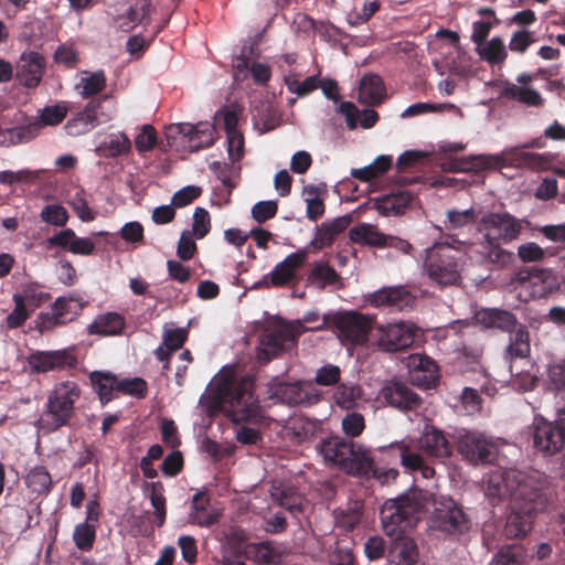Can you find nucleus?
Listing matches in <instances>:
<instances>
[{
    "instance_id": "nucleus-1",
    "label": "nucleus",
    "mask_w": 565,
    "mask_h": 565,
    "mask_svg": "<svg viewBox=\"0 0 565 565\" xmlns=\"http://www.w3.org/2000/svg\"><path fill=\"white\" fill-rule=\"evenodd\" d=\"M428 501V493L413 491L397 499L387 500L382 505V527L385 534L393 539L388 551L391 565H415L417 563V545L405 533L419 520Z\"/></svg>"
},
{
    "instance_id": "nucleus-2",
    "label": "nucleus",
    "mask_w": 565,
    "mask_h": 565,
    "mask_svg": "<svg viewBox=\"0 0 565 565\" xmlns=\"http://www.w3.org/2000/svg\"><path fill=\"white\" fill-rule=\"evenodd\" d=\"M524 220L518 218L508 212H489L482 215L480 224L483 231L481 239L470 242L467 256L477 263L492 266L495 269H504L514 262V254L502 247L521 235Z\"/></svg>"
},
{
    "instance_id": "nucleus-3",
    "label": "nucleus",
    "mask_w": 565,
    "mask_h": 565,
    "mask_svg": "<svg viewBox=\"0 0 565 565\" xmlns=\"http://www.w3.org/2000/svg\"><path fill=\"white\" fill-rule=\"evenodd\" d=\"M211 394L215 405L233 422L260 420L262 412L254 396V382L250 377L246 376L239 381L220 379Z\"/></svg>"
},
{
    "instance_id": "nucleus-4",
    "label": "nucleus",
    "mask_w": 565,
    "mask_h": 565,
    "mask_svg": "<svg viewBox=\"0 0 565 565\" xmlns=\"http://www.w3.org/2000/svg\"><path fill=\"white\" fill-rule=\"evenodd\" d=\"M469 243L466 242H443L425 250L423 269L431 284L448 287L460 284L463 263L455 250H463L467 255Z\"/></svg>"
},
{
    "instance_id": "nucleus-5",
    "label": "nucleus",
    "mask_w": 565,
    "mask_h": 565,
    "mask_svg": "<svg viewBox=\"0 0 565 565\" xmlns=\"http://www.w3.org/2000/svg\"><path fill=\"white\" fill-rule=\"evenodd\" d=\"M319 451L326 461L351 475H366L372 468L369 449L339 436L324 439Z\"/></svg>"
},
{
    "instance_id": "nucleus-6",
    "label": "nucleus",
    "mask_w": 565,
    "mask_h": 565,
    "mask_svg": "<svg viewBox=\"0 0 565 565\" xmlns=\"http://www.w3.org/2000/svg\"><path fill=\"white\" fill-rule=\"evenodd\" d=\"M79 396L81 390L75 382L65 381L57 384L49 395L46 409L36 422L38 428L43 433H51L66 425Z\"/></svg>"
},
{
    "instance_id": "nucleus-7",
    "label": "nucleus",
    "mask_w": 565,
    "mask_h": 565,
    "mask_svg": "<svg viewBox=\"0 0 565 565\" xmlns=\"http://www.w3.org/2000/svg\"><path fill=\"white\" fill-rule=\"evenodd\" d=\"M531 491H540L532 484V479L523 471L516 469H495L484 479V494L491 504L501 499L513 495L515 501L525 500Z\"/></svg>"
},
{
    "instance_id": "nucleus-8",
    "label": "nucleus",
    "mask_w": 565,
    "mask_h": 565,
    "mask_svg": "<svg viewBox=\"0 0 565 565\" xmlns=\"http://www.w3.org/2000/svg\"><path fill=\"white\" fill-rule=\"evenodd\" d=\"M510 285L518 292L521 301L546 297L559 289L558 276L550 268L521 270L512 278Z\"/></svg>"
},
{
    "instance_id": "nucleus-9",
    "label": "nucleus",
    "mask_w": 565,
    "mask_h": 565,
    "mask_svg": "<svg viewBox=\"0 0 565 565\" xmlns=\"http://www.w3.org/2000/svg\"><path fill=\"white\" fill-rule=\"evenodd\" d=\"M431 527L445 535L459 537L471 529V520L454 499L439 495L434 499Z\"/></svg>"
},
{
    "instance_id": "nucleus-10",
    "label": "nucleus",
    "mask_w": 565,
    "mask_h": 565,
    "mask_svg": "<svg viewBox=\"0 0 565 565\" xmlns=\"http://www.w3.org/2000/svg\"><path fill=\"white\" fill-rule=\"evenodd\" d=\"M547 498L541 491H531L525 500L514 501L503 533L508 539L524 537L532 529L534 515L546 508Z\"/></svg>"
},
{
    "instance_id": "nucleus-11",
    "label": "nucleus",
    "mask_w": 565,
    "mask_h": 565,
    "mask_svg": "<svg viewBox=\"0 0 565 565\" xmlns=\"http://www.w3.org/2000/svg\"><path fill=\"white\" fill-rule=\"evenodd\" d=\"M268 396L275 402L289 406H312L322 399V392L316 388L310 381L282 382L273 379L268 385Z\"/></svg>"
},
{
    "instance_id": "nucleus-12",
    "label": "nucleus",
    "mask_w": 565,
    "mask_h": 565,
    "mask_svg": "<svg viewBox=\"0 0 565 565\" xmlns=\"http://www.w3.org/2000/svg\"><path fill=\"white\" fill-rule=\"evenodd\" d=\"M215 129L210 122L191 125L172 124L166 129V137L171 147H182L189 151L207 148L214 142Z\"/></svg>"
},
{
    "instance_id": "nucleus-13",
    "label": "nucleus",
    "mask_w": 565,
    "mask_h": 565,
    "mask_svg": "<svg viewBox=\"0 0 565 565\" xmlns=\"http://www.w3.org/2000/svg\"><path fill=\"white\" fill-rule=\"evenodd\" d=\"M456 445L458 452L472 465L491 462L498 452V447L491 438L473 430L458 431Z\"/></svg>"
},
{
    "instance_id": "nucleus-14",
    "label": "nucleus",
    "mask_w": 565,
    "mask_h": 565,
    "mask_svg": "<svg viewBox=\"0 0 565 565\" xmlns=\"http://www.w3.org/2000/svg\"><path fill=\"white\" fill-rule=\"evenodd\" d=\"M301 324L298 322H282L266 333L260 342L257 353L258 361L269 362L279 352L289 349L296 339L302 334Z\"/></svg>"
},
{
    "instance_id": "nucleus-15",
    "label": "nucleus",
    "mask_w": 565,
    "mask_h": 565,
    "mask_svg": "<svg viewBox=\"0 0 565 565\" xmlns=\"http://www.w3.org/2000/svg\"><path fill=\"white\" fill-rule=\"evenodd\" d=\"M417 327L411 321H399L379 326L376 344L384 352H398L408 349L415 341Z\"/></svg>"
},
{
    "instance_id": "nucleus-16",
    "label": "nucleus",
    "mask_w": 565,
    "mask_h": 565,
    "mask_svg": "<svg viewBox=\"0 0 565 565\" xmlns=\"http://www.w3.org/2000/svg\"><path fill=\"white\" fill-rule=\"evenodd\" d=\"M333 323L340 341L352 345L365 343L372 328V320L369 317L354 311L337 315Z\"/></svg>"
},
{
    "instance_id": "nucleus-17",
    "label": "nucleus",
    "mask_w": 565,
    "mask_h": 565,
    "mask_svg": "<svg viewBox=\"0 0 565 565\" xmlns=\"http://www.w3.org/2000/svg\"><path fill=\"white\" fill-rule=\"evenodd\" d=\"M45 58L38 52L24 51L15 64V81L28 89L36 88L43 77Z\"/></svg>"
},
{
    "instance_id": "nucleus-18",
    "label": "nucleus",
    "mask_w": 565,
    "mask_h": 565,
    "mask_svg": "<svg viewBox=\"0 0 565 565\" xmlns=\"http://www.w3.org/2000/svg\"><path fill=\"white\" fill-rule=\"evenodd\" d=\"M79 310L81 305L77 300L58 297L49 311L39 316L38 328L41 332H44L52 330L56 326L65 324L72 321Z\"/></svg>"
},
{
    "instance_id": "nucleus-19",
    "label": "nucleus",
    "mask_w": 565,
    "mask_h": 565,
    "mask_svg": "<svg viewBox=\"0 0 565 565\" xmlns=\"http://www.w3.org/2000/svg\"><path fill=\"white\" fill-rule=\"evenodd\" d=\"M28 364L35 373L75 367L77 359L71 349L56 351H36L28 356Z\"/></svg>"
},
{
    "instance_id": "nucleus-20",
    "label": "nucleus",
    "mask_w": 565,
    "mask_h": 565,
    "mask_svg": "<svg viewBox=\"0 0 565 565\" xmlns=\"http://www.w3.org/2000/svg\"><path fill=\"white\" fill-rule=\"evenodd\" d=\"M412 384L430 388L438 381V366L435 361L424 354H411L405 359Z\"/></svg>"
},
{
    "instance_id": "nucleus-21",
    "label": "nucleus",
    "mask_w": 565,
    "mask_h": 565,
    "mask_svg": "<svg viewBox=\"0 0 565 565\" xmlns=\"http://www.w3.org/2000/svg\"><path fill=\"white\" fill-rule=\"evenodd\" d=\"M321 545L320 558L326 565H353L354 557L349 537L338 539L335 534H329L319 541Z\"/></svg>"
},
{
    "instance_id": "nucleus-22",
    "label": "nucleus",
    "mask_w": 565,
    "mask_h": 565,
    "mask_svg": "<svg viewBox=\"0 0 565 565\" xmlns=\"http://www.w3.org/2000/svg\"><path fill=\"white\" fill-rule=\"evenodd\" d=\"M244 554L247 558L259 564L279 565L289 554V548L286 544L280 542L264 541L246 544Z\"/></svg>"
},
{
    "instance_id": "nucleus-23",
    "label": "nucleus",
    "mask_w": 565,
    "mask_h": 565,
    "mask_svg": "<svg viewBox=\"0 0 565 565\" xmlns=\"http://www.w3.org/2000/svg\"><path fill=\"white\" fill-rule=\"evenodd\" d=\"M380 395L388 405L401 411H413L422 404L418 394L401 381L388 382L382 387Z\"/></svg>"
},
{
    "instance_id": "nucleus-24",
    "label": "nucleus",
    "mask_w": 565,
    "mask_h": 565,
    "mask_svg": "<svg viewBox=\"0 0 565 565\" xmlns=\"http://www.w3.org/2000/svg\"><path fill=\"white\" fill-rule=\"evenodd\" d=\"M533 444L539 451L545 455H554L565 448V439L554 422H535Z\"/></svg>"
},
{
    "instance_id": "nucleus-25",
    "label": "nucleus",
    "mask_w": 565,
    "mask_h": 565,
    "mask_svg": "<svg viewBox=\"0 0 565 565\" xmlns=\"http://www.w3.org/2000/svg\"><path fill=\"white\" fill-rule=\"evenodd\" d=\"M46 245L51 247H60L74 255L89 256L95 253L96 244L93 238L79 237L72 228L62 230L46 239Z\"/></svg>"
},
{
    "instance_id": "nucleus-26",
    "label": "nucleus",
    "mask_w": 565,
    "mask_h": 565,
    "mask_svg": "<svg viewBox=\"0 0 565 565\" xmlns=\"http://www.w3.org/2000/svg\"><path fill=\"white\" fill-rule=\"evenodd\" d=\"M504 162L535 170L543 169L546 164L543 154L526 152L519 148H509L502 152V156H491L484 160V163L489 167H500Z\"/></svg>"
},
{
    "instance_id": "nucleus-27",
    "label": "nucleus",
    "mask_w": 565,
    "mask_h": 565,
    "mask_svg": "<svg viewBox=\"0 0 565 565\" xmlns=\"http://www.w3.org/2000/svg\"><path fill=\"white\" fill-rule=\"evenodd\" d=\"M370 302L374 307H387L402 311L412 307L414 298L403 286L384 287L371 295Z\"/></svg>"
},
{
    "instance_id": "nucleus-28",
    "label": "nucleus",
    "mask_w": 565,
    "mask_h": 565,
    "mask_svg": "<svg viewBox=\"0 0 565 565\" xmlns=\"http://www.w3.org/2000/svg\"><path fill=\"white\" fill-rule=\"evenodd\" d=\"M418 448L426 455L438 459H444L451 455V446L443 430L431 425H425L418 439Z\"/></svg>"
},
{
    "instance_id": "nucleus-29",
    "label": "nucleus",
    "mask_w": 565,
    "mask_h": 565,
    "mask_svg": "<svg viewBox=\"0 0 565 565\" xmlns=\"http://www.w3.org/2000/svg\"><path fill=\"white\" fill-rule=\"evenodd\" d=\"M306 259V249H299L288 255L269 273V285L281 287L290 282L296 277L297 270L305 264Z\"/></svg>"
},
{
    "instance_id": "nucleus-30",
    "label": "nucleus",
    "mask_w": 565,
    "mask_h": 565,
    "mask_svg": "<svg viewBox=\"0 0 565 565\" xmlns=\"http://www.w3.org/2000/svg\"><path fill=\"white\" fill-rule=\"evenodd\" d=\"M67 114L65 104H54L42 109L40 120L33 126L22 127L13 131L19 141H28L34 137L33 130L39 126H56L64 120Z\"/></svg>"
},
{
    "instance_id": "nucleus-31",
    "label": "nucleus",
    "mask_w": 565,
    "mask_h": 565,
    "mask_svg": "<svg viewBox=\"0 0 565 565\" xmlns=\"http://www.w3.org/2000/svg\"><path fill=\"white\" fill-rule=\"evenodd\" d=\"M338 111L345 117L347 126L350 130H354L358 124L364 129L375 126L379 120V114L373 109H364L360 111L351 102H342Z\"/></svg>"
},
{
    "instance_id": "nucleus-32",
    "label": "nucleus",
    "mask_w": 565,
    "mask_h": 565,
    "mask_svg": "<svg viewBox=\"0 0 565 565\" xmlns=\"http://www.w3.org/2000/svg\"><path fill=\"white\" fill-rule=\"evenodd\" d=\"M385 97V87L379 75H365L359 86V102L367 106H376Z\"/></svg>"
},
{
    "instance_id": "nucleus-33",
    "label": "nucleus",
    "mask_w": 565,
    "mask_h": 565,
    "mask_svg": "<svg viewBox=\"0 0 565 565\" xmlns=\"http://www.w3.org/2000/svg\"><path fill=\"white\" fill-rule=\"evenodd\" d=\"M413 200V195L408 191H397L387 195H383L375 200L374 207L384 215L402 214Z\"/></svg>"
},
{
    "instance_id": "nucleus-34",
    "label": "nucleus",
    "mask_w": 565,
    "mask_h": 565,
    "mask_svg": "<svg viewBox=\"0 0 565 565\" xmlns=\"http://www.w3.org/2000/svg\"><path fill=\"white\" fill-rule=\"evenodd\" d=\"M150 0H134L126 13L118 15L116 19L117 26L125 32L130 31L143 22L150 13Z\"/></svg>"
},
{
    "instance_id": "nucleus-35",
    "label": "nucleus",
    "mask_w": 565,
    "mask_h": 565,
    "mask_svg": "<svg viewBox=\"0 0 565 565\" xmlns=\"http://www.w3.org/2000/svg\"><path fill=\"white\" fill-rule=\"evenodd\" d=\"M348 217H338L332 221L323 222L317 227L316 235L310 243L311 246L316 249H322L329 246L335 236L348 226Z\"/></svg>"
},
{
    "instance_id": "nucleus-36",
    "label": "nucleus",
    "mask_w": 565,
    "mask_h": 565,
    "mask_svg": "<svg viewBox=\"0 0 565 565\" xmlns=\"http://www.w3.org/2000/svg\"><path fill=\"white\" fill-rule=\"evenodd\" d=\"M350 239L360 245L371 247H383L385 243V234L380 232L377 227L370 223H360L349 231Z\"/></svg>"
},
{
    "instance_id": "nucleus-37",
    "label": "nucleus",
    "mask_w": 565,
    "mask_h": 565,
    "mask_svg": "<svg viewBox=\"0 0 565 565\" xmlns=\"http://www.w3.org/2000/svg\"><path fill=\"white\" fill-rule=\"evenodd\" d=\"M125 327L124 318L116 312H107L98 316L88 327L92 334L117 335Z\"/></svg>"
},
{
    "instance_id": "nucleus-38",
    "label": "nucleus",
    "mask_w": 565,
    "mask_h": 565,
    "mask_svg": "<svg viewBox=\"0 0 565 565\" xmlns=\"http://www.w3.org/2000/svg\"><path fill=\"white\" fill-rule=\"evenodd\" d=\"M162 338V344L154 351L159 361L169 359L174 351L183 345L188 338V330L184 328L164 329Z\"/></svg>"
},
{
    "instance_id": "nucleus-39",
    "label": "nucleus",
    "mask_w": 565,
    "mask_h": 565,
    "mask_svg": "<svg viewBox=\"0 0 565 565\" xmlns=\"http://www.w3.org/2000/svg\"><path fill=\"white\" fill-rule=\"evenodd\" d=\"M502 96L516 100L529 107H540L543 105V97L536 89L529 86H519L513 83H507L502 90Z\"/></svg>"
},
{
    "instance_id": "nucleus-40",
    "label": "nucleus",
    "mask_w": 565,
    "mask_h": 565,
    "mask_svg": "<svg viewBox=\"0 0 565 565\" xmlns=\"http://www.w3.org/2000/svg\"><path fill=\"white\" fill-rule=\"evenodd\" d=\"M89 379L103 404H106L114 397H117L118 377L109 372L94 371L90 373Z\"/></svg>"
},
{
    "instance_id": "nucleus-41",
    "label": "nucleus",
    "mask_w": 565,
    "mask_h": 565,
    "mask_svg": "<svg viewBox=\"0 0 565 565\" xmlns=\"http://www.w3.org/2000/svg\"><path fill=\"white\" fill-rule=\"evenodd\" d=\"M271 497L280 507L292 514H297L303 509V498L291 487L274 486Z\"/></svg>"
},
{
    "instance_id": "nucleus-42",
    "label": "nucleus",
    "mask_w": 565,
    "mask_h": 565,
    "mask_svg": "<svg viewBox=\"0 0 565 565\" xmlns=\"http://www.w3.org/2000/svg\"><path fill=\"white\" fill-rule=\"evenodd\" d=\"M96 105V103H88L82 111L67 121L65 128L68 135L79 136L96 127V117L94 115V107Z\"/></svg>"
},
{
    "instance_id": "nucleus-43",
    "label": "nucleus",
    "mask_w": 565,
    "mask_h": 565,
    "mask_svg": "<svg viewBox=\"0 0 565 565\" xmlns=\"http://www.w3.org/2000/svg\"><path fill=\"white\" fill-rule=\"evenodd\" d=\"M477 53L481 60L490 65H501L508 57L505 44L499 36H493L477 47Z\"/></svg>"
},
{
    "instance_id": "nucleus-44",
    "label": "nucleus",
    "mask_w": 565,
    "mask_h": 565,
    "mask_svg": "<svg viewBox=\"0 0 565 565\" xmlns=\"http://www.w3.org/2000/svg\"><path fill=\"white\" fill-rule=\"evenodd\" d=\"M362 397V390L355 384L341 383L333 392L332 398L337 406L342 409H353L359 406Z\"/></svg>"
},
{
    "instance_id": "nucleus-45",
    "label": "nucleus",
    "mask_w": 565,
    "mask_h": 565,
    "mask_svg": "<svg viewBox=\"0 0 565 565\" xmlns=\"http://www.w3.org/2000/svg\"><path fill=\"white\" fill-rule=\"evenodd\" d=\"M481 321L489 328L511 331L519 324L514 315L505 310L488 309L480 313Z\"/></svg>"
},
{
    "instance_id": "nucleus-46",
    "label": "nucleus",
    "mask_w": 565,
    "mask_h": 565,
    "mask_svg": "<svg viewBox=\"0 0 565 565\" xmlns=\"http://www.w3.org/2000/svg\"><path fill=\"white\" fill-rule=\"evenodd\" d=\"M507 353L511 358H525L530 353V337L526 327L519 324L510 331Z\"/></svg>"
},
{
    "instance_id": "nucleus-47",
    "label": "nucleus",
    "mask_w": 565,
    "mask_h": 565,
    "mask_svg": "<svg viewBox=\"0 0 565 565\" xmlns=\"http://www.w3.org/2000/svg\"><path fill=\"white\" fill-rule=\"evenodd\" d=\"M14 302V309L7 317V326L10 329L21 327L29 318L28 301L31 300L29 290H22L17 292L12 297Z\"/></svg>"
},
{
    "instance_id": "nucleus-48",
    "label": "nucleus",
    "mask_w": 565,
    "mask_h": 565,
    "mask_svg": "<svg viewBox=\"0 0 565 565\" xmlns=\"http://www.w3.org/2000/svg\"><path fill=\"white\" fill-rule=\"evenodd\" d=\"M320 428V422L310 418H296L287 428L290 435L297 443H302L312 438Z\"/></svg>"
},
{
    "instance_id": "nucleus-49",
    "label": "nucleus",
    "mask_w": 565,
    "mask_h": 565,
    "mask_svg": "<svg viewBox=\"0 0 565 565\" xmlns=\"http://www.w3.org/2000/svg\"><path fill=\"white\" fill-rule=\"evenodd\" d=\"M105 85L106 76L103 71H97L94 73L85 72L79 82L76 84V90L82 97L87 98L102 92Z\"/></svg>"
},
{
    "instance_id": "nucleus-50",
    "label": "nucleus",
    "mask_w": 565,
    "mask_h": 565,
    "mask_svg": "<svg viewBox=\"0 0 565 565\" xmlns=\"http://www.w3.org/2000/svg\"><path fill=\"white\" fill-rule=\"evenodd\" d=\"M339 276L337 271L328 264L317 263L309 274V281L319 289L337 282Z\"/></svg>"
},
{
    "instance_id": "nucleus-51",
    "label": "nucleus",
    "mask_w": 565,
    "mask_h": 565,
    "mask_svg": "<svg viewBox=\"0 0 565 565\" xmlns=\"http://www.w3.org/2000/svg\"><path fill=\"white\" fill-rule=\"evenodd\" d=\"M234 67L238 71L250 68L252 76L256 83L265 84L270 78L269 66L263 63H253L249 65V58L243 52L241 56L236 57Z\"/></svg>"
},
{
    "instance_id": "nucleus-52",
    "label": "nucleus",
    "mask_w": 565,
    "mask_h": 565,
    "mask_svg": "<svg viewBox=\"0 0 565 565\" xmlns=\"http://www.w3.org/2000/svg\"><path fill=\"white\" fill-rule=\"evenodd\" d=\"M96 539L95 525L88 522L79 523L73 532V540L77 548L81 551H89Z\"/></svg>"
},
{
    "instance_id": "nucleus-53",
    "label": "nucleus",
    "mask_w": 565,
    "mask_h": 565,
    "mask_svg": "<svg viewBox=\"0 0 565 565\" xmlns=\"http://www.w3.org/2000/svg\"><path fill=\"white\" fill-rule=\"evenodd\" d=\"M103 148L109 157H119L130 151L131 141L124 132L111 134L104 142Z\"/></svg>"
},
{
    "instance_id": "nucleus-54",
    "label": "nucleus",
    "mask_w": 565,
    "mask_h": 565,
    "mask_svg": "<svg viewBox=\"0 0 565 565\" xmlns=\"http://www.w3.org/2000/svg\"><path fill=\"white\" fill-rule=\"evenodd\" d=\"M25 482L33 492L43 493L50 489L52 479L45 468L34 467L28 473Z\"/></svg>"
},
{
    "instance_id": "nucleus-55",
    "label": "nucleus",
    "mask_w": 565,
    "mask_h": 565,
    "mask_svg": "<svg viewBox=\"0 0 565 565\" xmlns=\"http://www.w3.org/2000/svg\"><path fill=\"white\" fill-rule=\"evenodd\" d=\"M479 212L475 207L467 210H448L446 213L447 222L451 228H462L465 226L475 224L478 220Z\"/></svg>"
},
{
    "instance_id": "nucleus-56",
    "label": "nucleus",
    "mask_w": 565,
    "mask_h": 565,
    "mask_svg": "<svg viewBox=\"0 0 565 565\" xmlns=\"http://www.w3.org/2000/svg\"><path fill=\"white\" fill-rule=\"evenodd\" d=\"M40 217L50 225L64 226L68 221V213L60 204H47L42 209Z\"/></svg>"
},
{
    "instance_id": "nucleus-57",
    "label": "nucleus",
    "mask_w": 565,
    "mask_h": 565,
    "mask_svg": "<svg viewBox=\"0 0 565 565\" xmlns=\"http://www.w3.org/2000/svg\"><path fill=\"white\" fill-rule=\"evenodd\" d=\"M516 255L522 263H536L545 258L546 250L535 242H526L519 245Z\"/></svg>"
},
{
    "instance_id": "nucleus-58",
    "label": "nucleus",
    "mask_w": 565,
    "mask_h": 565,
    "mask_svg": "<svg viewBox=\"0 0 565 565\" xmlns=\"http://www.w3.org/2000/svg\"><path fill=\"white\" fill-rule=\"evenodd\" d=\"M146 387V382L140 377L117 380V395L126 394L135 397H142L145 395Z\"/></svg>"
},
{
    "instance_id": "nucleus-59",
    "label": "nucleus",
    "mask_w": 565,
    "mask_h": 565,
    "mask_svg": "<svg viewBox=\"0 0 565 565\" xmlns=\"http://www.w3.org/2000/svg\"><path fill=\"white\" fill-rule=\"evenodd\" d=\"M534 42L535 38L533 32L526 29H521L513 32L509 42V49L514 53L523 54Z\"/></svg>"
},
{
    "instance_id": "nucleus-60",
    "label": "nucleus",
    "mask_w": 565,
    "mask_h": 565,
    "mask_svg": "<svg viewBox=\"0 0 565 565\" xmlns=\"http://www.w3.org/2000/svg\"><path fill=\"white\" fill-rule=\"evenodd\" d=\"M399 458L402 466L412 471L417 470L424 463L423 457L404 441L399 445Z\"/></svg>"
},
{
    "instance_id": "nucleus-61",
    "label": "nucleus",
    "mask_w": 565,
    "mask_h": 565,
    "mask_svg": "<svg viewBox=\"0 0 565 565\" xmlns=\"http://www.w3.org/2000/svg\"><path fill=\"white\" fill-rule=\"evenodd\" d=\"M341 379V370L333 364H324L319 367L315 375V383L322 386H331L337 384Z\"/></svg>"
},
{
    "instance_id": "nucleus-62",
    "label": "nucleus",
    "mask_w": 565,
    "mask_h": 565,
    "mask_svg": "<svg viewBox=\"0 0 565 565\" xmlns=\"http://www.w3.org/2000/svg\"><path fill=\"white\" fill-rule=\"evenodd\" d=\"M490 565H522L521 553L515 546H507L499 550Z\"/></svg>"
},
{
    "instance_id": "nucleus-63",
    "label": "nucleus",
    "mask_w": 565,
    "mask_h": 565,
    "mask_svg": "<svg viewBox=\"0 0 565 565\" xmlns=\"http://www.w3.org/2000/svg\"><path fill=\"white\" fill-rule=\"evenodd\" d=\"M364 427V417L359 413H348L342 419V430L347 436L358 437L362 434Z\"/></svg>"
},
{
    "instance_id": "nucleus-64",
    "label": "nucleus",
    "mask_w": 565,
    "mask_h": 565,
    "mask_svg": "<svg viewBox=\"0 0 565 565\" xmlns=\"http://www.w3.org/2000/svg\"><path fill=\"white\" fill-rule=\"evenodd\" d=\"M157 142V134L152 126L143 125L141 131L135 138V146L139 152L151 150Z\"/></svg>"
}]
</instances>
